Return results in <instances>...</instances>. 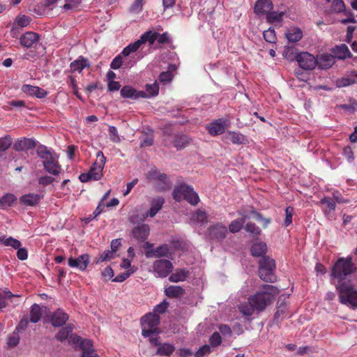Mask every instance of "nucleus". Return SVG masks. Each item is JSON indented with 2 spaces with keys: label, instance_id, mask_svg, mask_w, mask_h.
Segmentation results:
<instances>
[{
  "label": "nucleus",
  "instance_id": "f257e3e1",
  "mask_svg": "<svg viewBox=\"0 0 357 357\" xmlns=\"http://www.w3.org/2000/svg\"><path fill=\"white\" fill-rule=\"evenodd\" d=\"M279 292L280 290L278 287L271 284H264L256 294L249 298L255 307L256 311L261 312L264 311L266 307L273 303Z\"/></svg>",
  "mask_w": 357,
  "mask_h": 357
},
{
  "label": "nucleus",
  "instance_id": "f03ea898",
  "mask_svg": "<svg viewBox=\"0 0 357 357\" xmlns=\"http://www.w3.org/2000/svg\"><path fill=\"white\" fill-rule=\"evenodd\" d=\"M356 271V267L352 261L351 257L339 258L331 269V277L337 280V283L348 284L350 281H346L348 275L354 273Z\"/></svg>",
  "mask_w": 357,
  "mask_h": 357
},
{
  "label": "nucleus",
  "instance_id": "7ed1b4c3",
  "mask_svg": "<svg viewBox=\"0 0 357 357\" xmlns=\"http://www.w3.org/2000/svg\"><path fill=\"white\" fill-rule=\"evenodd\" d=\"M96 158V160L90 168L89 171L79 175V178L82 182L86 183L91 180L98 181L102 177V171L106 162V158L100 151L97 152Z\"/></svg>",
  "mask_w": 357,
  "mask_h": 357
},
{
  "label": "nucleus",
  "instance_id": "20e7f679",
  "mask_svg": "<svg viewBox=\"0 0 357 357\" xmlns=\"http://www.w3.org/2000/svg\"><path fill=\"white\" fill-rule=\"evenodd\" d=\"M339 294L340 302L346 305H351L353 308H357V290L352 284H335Z\"/></svg>",
  "mask_w": 357,
  "mask_h": 357
},
{
  "label": "nucleus",
  "instance_id": "39448f33",
  "mask_svg": "<svg viewBox=\"0 0 357 357\" xmlns=\"http://www.w3.org/2000/svg\"><path fill=\"white\" fill-rule=\"evenodd\" d=\"M172 196L176 202H181L183 199L192 206L197 205L199 202L197 193L192 187L185 184L176 186L172 192Z\"/></svg>",
  "mask_w": 357,
  "mask_h": 357
},
{
  "label": "nucleus",
  "instance_id": "423d86ee",
  "mask_svg": "<svg viewBox=\"0 0 357 357\" xmlns=\"http://www.w3.org/2000/svg\"><path fill=\"white\" fill-rule=\"evenodd\" d=\"M142 335L144 337H151L153 335L160 333L158 325L160 324V317L155 313H147L141 319Z\"/></svg>",
  "mask_w": 357,
  "mask_h": 357
},
{
  "label": "nucleus",
  "instance_id": "0eeeda50",
  "mask_svg": "<svg viewBox=\"0 0 357 357\" xmlns=\"http://www.w3.org/2000/svg\"><path fill=\"white\" fill-rule=\"evenodd\" d=\"M229 126V121L226 119L221 118L206 124V128L211 135L217 136L223 134Z\"/></svg>",
  "mask_w": 357,
  "mask_h": 357
},
{
  "label": "nucleus",
  "instance_id": "6e6552de",
  "mask_svg": "<svg viewBox=\"0 0 357 357\" xmlns=\"http://www.w3.org/2000/svg\"><path fill=\"white\" fill-rule=\"evenodd\" d=\"M173 268L172 263L167 259H157L153 264V271L160 278L167 277Z\"/></svg>",
  "mask_w": 357,
  "mask_h": 357
},
{
  "label": "nucleus",
  "instance_id": "1a4fd4ad",
  "mask_svg": "<svg viewBox=\"0 0 357 357\" xmlns=\"http://www.w3.org/2000/svg\"><path fill=\"white\" fill-rule=\"evenodd\" d=\"M299 66L306 70H313L317 64V58L308 52H301L296 56Z\"/></svg>",
  "mask_w": 357,
  "mask_h": 357
},
{
  "label": "nucleus",
  "instance_id": "9d476101",
  "mask_svg": "<svg viewBox=\"0 0 357 357\" xmlns=\"http://www.w3.org/2000/svg\"><path fill=\"white\" fill-rule=\"evenodd\" d=\"M90 262V257L88 254H83L77 258L70 257L68 260L69 266L77 268L84 271L86 269Z\"/></svg>",
  "mask_w": 357,
  "mask_h": 357
},
{
  "label": "nucleus",
  "instance_id": "9b49d317",
  "mask_svg": "<svg viewBox=\"0 0 357 357\" xmlns=\"http://www.w3.org/2000/svg\"><path fill=\"white\" fill-rule=\"evenodd\" d=\"M227 233V228L225 225H212L208 229V236L213 240H222Z\"/></svg>",
  "mask_w": 357,
  "mask_h": 357
},
{
  "label": "nucleus",
  "instance_id": "f8f14e48",
  "mask_svg": "<svg viewBox=\"0 0 357 357\" xmlns=\"http://www.w3.org/2000/svg\"><path fill=\"white\" fill-rule=\"evenodd\" d=\"M37 142L31 138L24 137L17 140L13 144L16 151H27L37 147Z\"/></svg>",
  "mask_w": 357,
  "mask_h": 357
},
{
  "label": "nucleus",
  "instance_id": "ddd939ff",
  "mask_svg": "<svg viewBox=\"0 0 357 357\" xmlns=\"http://www.w3.org/2000/svg\"><path fill=\"white\" fill-rule=\"evenodd\" d=\"M68 314L63 309H57L51 315V324L54 327H60L68 320Z\"/></svg>",
  "mask_w": 357,
  "mask_h": 357
},
{
  "label": "nucleus",
  "instance_id": "4468645a",
  "mask_svg": "<svg viewBox=\"0 0 357 357\" xmlns=\"http://www.w3.org/2000/svg\"><path fill=\"white\" fill-rule=\"evenodd\" d=\"M44 169L49 174L57 176L60 174L62 170L61 166L60 165L58 156L55 155L50 160H47L43 164Z\"/></svg>",
  "mask_w": 357,
  "mask_h": 357
},
{
  "label": "nucleus",
  "instance_id": "2eb2a0df",
  "mask_svg": "<svg viewBox=\"0 0 357 357\" xmlns=\"http://www.w3.org/2000/svg\"><path fill=\"white\" fill-rule=\"evenodd\" d=\"M69 342L75 347H79L82 351H85L88 349L93 347V342L90 340L82 339L81 337L71 334L68 338Z\"/></svg>",
  "mask_w": 357,
  "mask_h": 357
},
{
  "label": "nucleus",
  "instance_id": "dca6fc26",
  "mask_svg": "<svg viewBox=\"0 0 357 357\" xmlns=\"http://www.w3.org/2000/svg\"><path fill=\"white\" fill-rule=\"evenodd\" d=\"M40 40V35L35 32L27 31L21 36L20 38V44L26 48L31 47Z\"/></svg>",
  "mask_w": 357,
  "mask_h": 357
},
{
  "label": "nucleus",
  "instance_id": "f3484780",
  "mask_svg": "<svg viewBox=\"0 0 357 357\" xmlns=\"http://www.w3.org/2000/svg\"><path fill=\"white\" fill-rule=\"evenodd\" d=\"M331 52L333 53L334 59L336 58L340 60H344L352 56V54L351 53L349 47L344 44L335 45L331 49Z\"/></svg>",
  "mask_w": 357,
  "mask_h": 357
},
{
  "label": "nucleus",
  "instance_id": "a211bd4d",
  "mask_svg": "<svg viewBox=\"0 0 357 357\" xmlns=\"http://www.w3.org/2000/svg\"><path fill=\"white\" fill-rule=\"evenodd\" d=\"M149 232V225H138L133 229L132 234L136 240L143 242L147 238Z\"/></svg>",
  "mask_w": 357,
  "mask_h": 357
},
{
  "label": "nucleus",
  "instance_id": "6ab92c4d",
  "mask_svg": "<svg viewBox=\"0 0 357 357\" xmlns=\"http://www.w3.org/2000/svg\"><path fill=\"white\" fill-rule=\"evenodd\" d=\"M273 8L271 0H258L255 6L254 11L258 15H267Z\"/></svg>",
  "mask_w": 357,
  "mask_h": 357
},
{
  "label": "nucleus",
  "instance_id": "aec40b11",
  "mask_svg": "<svg viewBox=\"0 0 357 357\" xmlns=\"http://www.w3.org/2000/svg\"><path fill=\"white\" fill-rule=\"evenodd\" d=\"M22 91L29 96H36L38 98H43L47 96V92L36 86L24 84L22 86Z\"/></svg>",
  "mask_w": 357,
  "mask_h": 357
},
{
  "label": "nucleus",
  "instance_id": "412c9836",
  "mask_svg": "<svg viewBox=\"0 0 357 357\" xmlns=\"http://www.w3.org/2000/svg\"><path fill=\"white\" fill-rule=\"evenodd\" d=\"M41 198L38 194L29 193L22 195L20 198V202L25 206H34L40 202Z\"/></svg>",
  "mask_w": 357,
  "mask_h": 357
},
{
  "label": "nucleus",
  "instance_id": "4be33fe9",
  "mask_svg": "<svg viewBox=\"0 0 357 357\" xmlns=\"http://www.w3.org/2000/svg\"><path fill=\"white\" fill-rule=\"evenodd\" d=\"M317 66L321 69H328L335 63V59L332 54H321L317 58Z\"/></svg>",
  "mask_w": 357,
  "mask_h": 357
},
{
  "label": "nucleus",
  "instance_id": "5701e85b",
  "mask_svg": "<svg viewBox=\"0 0 357 357\" xmlns=\"http://www.w3.org/2000/svg\"><path fill=\"white\" fill-rule=\"evenodd\" d=\"M169 254V246L167 244H162L151 251H147L146 252V256L147 257H155L156 258H159L167 257Z\"/></svg>",
  "mask_w": 357,
  "mask_h": 357
},
{
  "label": "nucleus",
  "instance_id": "b1692460",
  "mask_svg": "<svg viewBox=\"0 0 357 357\" xmlns=\"http://www.w3.org/2000/svg\"><path fill=\"white\" fill-rule=\"evenodd\" d=\"M136 61H128V59H125L120 54L113 59L110 64V67L114 70H117L122 66H124L126 68H130L136 63Z\"/></svg>",
  "mask_w": 357,
  "mask_h": 357
},
{
  "label": "nucleus",
  "instance_id": "393cba45",
  "mask_svg": "<svg viewBox=\"0 0 357 357\" xmlns=\"http://www.w3.org/2000/svg\"><path fill=\"white\" fill-rule=\"evenodd\" d=\"M36 153L38 156L43 160V163L46 162L47 160H50L53 158L56 154V153L52 149H49L47 146L39 144L36 147Z\"/></svg>",
  "mask_w": 357,
  "mask_h": 357
},
{
  "label": "nucleus",
  "instance_id": "a878e982",
  "mask_svg": "<svg viewBox=\"0 0 357 357\" xmlns=\"http://www.w3.org/2000/svg\"><path fill=\"white\" fill-rule=\"evenodd\" d=\"M158 92L159 86L157 82L153 84H147L145 85V91H141V97L143 98H150L156 96Z\"/></svg>",
  "mask_w": 357,
  "mask_h": 357
},
{
  "label": "nucleus",
  "instance_id": "bb28decb",
  "mask_svg": "<svg viewBox=\"0 0 357 357\" xmlns=\"http://www.w3.org/2000/svg\"><path fill=\"white\" fill-rule=\"evenodd\" d=\"M189 275L190 271L187 268H178L170 275L169 280L172 282H183Z\"/></svg>",
  "mask_w": 357,
  "mask_h": 357
},
{
  "label": "nucleus",
  "instance_id": "cd10ccee",
  "mask_svg": "<svg viewBox=\"0 0 357 357\" xmlns=\"http://www.w3.org/2000/svg\"><path fill=\"white\" fill-rule=\"evenodd\" d=\"M165 199L161 197L153 199L151 202V208L148 211L146 215L151 218L154 217L156 213L162 208Z\"/></svg>",
  "mask_w": 357,
  "mask_h": 357
},
{
  "label": "nucleus",
  "instance_id": "c85d7f7f",
  "mask_svg": "<svg viewBox=\"0 0 357 357\" xmlns=\"http://www.w3.org/2000/svg\"><path fill=\"white\" fill-rule=\"evenodd\" d=\"M121 96L125 98L137 100L141 97V91H137L130 86H124L121 89Z\"/></svg>",
  "mask_w": 357,
  "mask_h": 357
},
{
  "label": "nucleus",
  "instance_id": "c756f323",
  "mask_svg": "<svg viewBox=\"0 0 357 357\" xmlns=\"http://www.w3.org/2000/svg\"><path fill=\"white\" fill-rule=\"evenodd\" d=\"M224 138L234 144H242L246 141L245 137L243 134L234 131H227Z\"/></svg>",
  "mask_w": 357,
  "mask_h": 357
},
{
  "label": "nucleus",
  "instance_id": "7c9ffc66",
  "mask_svg": "<svg viewBox=\"0 0 357 357\" xmlns=\"http://www.w3.org/2000/svg\"><path fill=\"white\" fill-rule=\"evenodd\" d=\"M267 252V245L264 242H255L250 248L251 255L254 257H263Z\"/></svg>",
  "mask_w": 357,
  "mask_h": 357
},
{
  "label": "nucleus",
  "instance_id": "2f4dec72",
  "mask_svg": "<svg viewBox=\"0 0 357 357\" xmlns=\"http://www.w3.org/2000/svg\"><path fill=\"white\" fill-rule=\"evenodd\" d=\"M303 37V32L298 27H291L286 32V38L291 43L299 41Z\"/></svg>",
  "mask_w": 357,
  "mask_h": 357
},
{
  "label": "nucleus",
  "instance_id": "473e14b6",
  "mask_svg": "<svg viewBox=\"0 0 357 357\" xmlns=\"http://www.w3.org/2000/svg\"><path fill=\"white\" fill-rule=\"evenodd\" d=\"M190 142V139L185 135H176L174 137L173 145L178 150L184 149Z\"/></svg>",
  "mask_w": 357,
  "mask_h": 357
},
{
  "label": "nucleus",
  "instance_id": "72a5a7b5",
  "mask_svg": "<svg viewBox=\"0 0 357 357\" xmlns=\"http://www.w3.org/2000/svg\"><path fill=\"white\" fill-rule=\"evenodd\" d=\"M165 295L170 298H177L185 294V289L180 286L171 285L165 290Z\"/></svg>",
  "mask_w": 357,
  "mask_h": 357
},
{
  "label": "nucleus",
  "instance_id": "f704fd0d",
  "mask_svg": "<svg viewBox=\"0 0 357 357\" xmlns=\"http://www.w3.org/2000/svg\"><path fill=\"white\" fill-rule=\"evenodd\" d=\"M175 351V347L169 343H162L155 352L160 356H169Z\"/></svg>",
  "mask_w": 357,
  "mask_h": 357
},
{
  "label": "nucleus",
  "instance_id": "c9c22d12",
  "mask_svg": "<svg viewBox=\"0 0 357 357\" xmlns=\"http://www.w3.org/2000/svg\"><path fill=\"white\" fill-rule=\"evenodd\" d=\"M238 308L241 314L247 317L252 315L256 311L255 307L250 301V298H248V301L239 304Z\"/></svg>",
  "mask_w": 357,
  "mask_h": 357
},
{
  "label": "nucleus",
  "instance_id": "e433bc0d",
  "mask_svg": "<svg viewBox=\"0 0 357 357\" xmlns=\"http://www.w3.org/2000/svg\"><path fill=\"white\" fill-rule=\"evenodd\" d=\"M259 278L266 282L273 283L276 281L274 271L266 268H259Z\"/></svg>",
  "mask_w": 357,
  "mask_h": 357
},
{
  "label": "nucleus",
  "instance_id": "4c0bfd02",
  "mask_svg": "<svg viewBox=\"0 0 357 357\" xmlns=\"http://www.w3.org/2000/svg\"><path fill=\"white\" fill-rule=\"evenodd\" d=\"M17 295L13 294L9 289H5L0 291V310L6 307L8 305L7 300L12 301L13 298L17 297Z\"/></svg>",
  "mask_w": 357,
  "mask_h": 357
},
{
  "label": "nucleus",
  "instance_id": "58836bf2",
  "mask_svg": "<svg viewBox=\"0 0 357 357\" xmlns=\"http://www.w3.org/2000/svg\"><path fill=\"white\" fill-rule=\"evenodd\" d=\"M284 12L270 11L266 15V21L270 24H280L283 20Z\"/></svg>",
  "mask_w": 357,
  "mask_h": 357
},
{
  "label": "nucleus",
  "instance_id": "ea45409f",
  "mask_svg": "<svg viewBox=\"0 0 357 357\" xmlns=\"http://www.w3.org/2000/svg\"><path fill=\"white\" fill-rule=\"evenodd\" d=\"M17 201V197L11 193H8L0 198V208L6 209L11 206Z\"/></svg>",
  "mask_w": 357,
  "mask_h": 357
},
{
  "label": "nucleus",
  "instance_id": "a19ab883",
  "mask_svg": "<svg viewBox=\"0 0 357 357\" xmlns=\"http://www.w3.org/2000/svg\"><path fill=\"white\" fill-rule=\"evenodd\" d=\"M30 321L37 323L40 321L42 316V309L38 304H33L30 310Z\"/></svg>",
  "mask_w": 357,
  "mask_h": 357
},
{
  "label": "nucleus",
  "instance_id": "79ce46f5",
  "mask_svg": "<svg viewBox=\"0 0 357 357\" xmlns=\"http://www.w3.org/2000/svg\"><path fill=\"white\" fill-rule=\"evenodd\" d=\"M89 66L88 61L84 58H81L72 62L70 67L72 72L78 71L80 73L84 68Z\"/></svg>",
  "mask_w": 357,
  "mask_h": 357
},
{
  "label": "nucleus",
  "instance_id": "37998d69",
  "mask_svg": "<svg viewBox=\"0 0 357 357\" xmlns=\"http://www.w3.org/2000/svg\"><path fill=\"white\" fill-rule=\"evenodd\" d=\"M139 39L142 44L149 43L150 45H152L157 39L156 31H147L140 36Z\"/></svg>",
  "mask_w": 357,
  "mask_h": 357
},
{
  "label": "nucleus",
  "instance_id": "c03bdc74",
  "mask_svg": "<svg viewBox=\"0 0 357 357\" xmlns=\"http://www.w3.org/2000/svg\"><path fill=\"white\" fill-rule=\"evenodd\" d=\"M259 264V268H266L272 271L275 269V261L268 257L263 256L261 259H260Z\"/></svg>",
  "mask_w": 357,
  "mask_h": 357
},
{
  "label": "nucleus",
  "instance_id": "a18cd8bd",
  "mask_svg": "<svg viewBox=\"0 0 357 357\" xmlns=\"http://www.w3.org/2000/svg\"><path fill=\"white\" fill-rule=\"evenodd\" d=\"M73 329V327L70 324L63 327L56 335V338L61 342L66 340V339L69 338Z\"/></svg>",
  "mask_w": 357,
  "mask_h": 357
},
{
  "label": "nucleus",
  "instance_id": "49530a36",
  "mask_svg": "<svg viewBox=\"0 0 357 357\" xmlns=\"http://www.w3.org/2000/svg\"><path fill=\"white\" fill-rule=\"evenodd\" d=\"M320 204L325 213L334 211L336 206L335 202L330 197H324L321 199Z\"/></svg>",
  "mask_w": 357,
  "mask_h": 357
},
{
  "label": "nucleus",
  "instance_id": "de8ad7c7",
  "mask_svg": "<svg viewBox=\"0 0 357 357\" xmlns=\"http://www.w3.org/2000/svg\"><path fill=\"white\" fill-rule=\"evenodd\" d=\"M2 242L5 246H10L15 250L22 245V243L20 241L11 236L6 238V236H3Z\"/></svg>",
  "mask_w": 357,
  "mask_h": 357
},
{
  "label": "nucleus",
  "instance_id": "09e8293b",
  "mask_svg": "<svg viewBox=\"0 0 357 357\" xmlns=\"http://www.w3.org/2000/svg\"><path fill=\"white\" fill-rule=\"evenodd\" d=\"M12 144V139L10 136H5L0 138V156L2 153L8 149Z\"/></svg>",
  "mask_w": 357,
  "mask_h": 357
},
{
  "label": "nucleus",
  "instance_id": "8fccbe9b",
  "mask_svg": "<svg viewBox=\"0 0 357 357\" xmlns=\"http://www.w3.org/2000/svg\"><path fill=\"white\" fill-rule=\"evenodd\" d=\"M264 38L265 40L270 43H275L277 40L276 34L275 30L273 28H268L267 30L264 31Z\"/></svg>",
  "mask_w": 357,
  "mask_h": 357
},
{
  "label": "nucleus",
  "instance_id": "3c124183",
  "mask_svg": "<svg viewBox=\"0 0 357 357\" xmlns=\"http://www.w3.org/2000/svg\"><path fill=\"white\" fill-rule=\"evenodd\" d=\"M115 257V254L112 250H105L99 257L98 259H97L95 262L96 264L102 263L103 261H110L111 259H114Z\"/></svg>",
  "mask_w": 357,
  "mask_h": 357
},
{
  "label": "nucleus",
  "instance_id": "603ef678",
  "mask_svg": "<svg viewBox=\"0 0 357 357\" xmlns=\"http://www.w3.org/2000/svg\"><path fill=\"white\" fill-rule=\"evenodd\" d=\"M156 180L160 181L163 182L162 186H158V189L160 190H167L170 189L171 183L167 181V176L165 174H160L159 176Z\"/></svg>",
  "mask_w": 357,
  "mask_h": 357
},
{
  "label": "nucleus",
  "instance_id": "864d4df0",
  "mask_svg": "<svg viewBox=\"0 0 357 357\" xmlns=\"http://www.w3.org/2000/svg\"><path fill=\"white\" fill-rule=\"evenodd\" d=\"M137 268H131L130 269L128 270L127 271L122 273L118 275H116L114 279L113 282H122L125 281L127 278H129V276L133 273Z\"/></svg>",
  "mask_w": 357,
  "mask_h": 357
},
{
  "label": "nucleus",
  "instance_id": "5fc2aeb1",
  "mask_svg": "<svg viewBox=\"0 0 357 357\" xmlns=\"http://www.w3.org/2000/svg\"><path fill=\"white\" fill-rule=\"evenodd\" d=\"M355 83L356 80L349 77H342L336 81V85L338 87H346Z\"/></svg>",
  "mask_w": 357,
  "mask_h": 357
},
{
  "label": "nucleus",
  "instance_id": "6e6d98bb",
  "mask_svg": "<svg viewBox=\"0 0 357 357\" xmlns=\"http://www.w3.org/2000/svg\"><path fill=\"white\" fill-rule=\"evenodd\" d=\"M247 220L255 222H261L262 221L261 215L254 211H250L248 215H246L242 220L243 222L246 221Z\"/></svg>",
  "mask_w": 357,
  "mask_h": 357
},
{
  "label": "nucleus",
  "instance_id": "4d7b16f0",
  "mask_svg": "<svg viewBox=\"0 0 357 357\" xmlns=\"http://www.w3.org/2000/svg\"><path fill=\"white\" fill-rule=\"evenodd\" d=\"M287 312V306L285 303H281L277 307V310L274 314V319L278 320L280 319H282L284 316H285Z\"/></svg>",
  "mask_w": 357,
  "mask_h": 357
},
{
  "label": "nucleus",
  "instance_id": "13d9d810",
  "mask_svg": "<svg viewBox=\"0 0 357 357\" xmlns=\"http://www.w3.org/2000/svg\"><path fill=\"white\" fill-rule=\"evenodd\" d=\"M193 220L200 223H203L206 221L207 215L206 212L201 209H198L193 215Z\"/></svg>",
  "mask_w": 357,
  "mask_h": 357
},
{
  "label": "nucleus",
  "instance_id": "bf43d9fd",
  "mask_svg": "<svg viewBox=\"0 0 357 357\" xmlns=\"http://www.w3.org/2000/svg\"><path fill=\"white\" fill-rule=\"evenodd\" d=\"M169 305V303L164 300L160 303L156 305L154 307L153 312L156 314H162L165 312Z\"/></svg>",
  "mask_w": 357,
  "mask_h": 357
},
{
  "label": "nucleus",
  "instance_id": "052dcab7",
  "mask_svg": "<svg viewBox=\"0 0 357 357\" xmlns=\"http://www.w3.org/2000/svg\"><path fill=\"white\" fill-rule=\"evenodd\" d=\"M211 352V349L209 345L205 344L201 347L195 354V357H204L206 355L209 354Z\"/></svg>",
  "mask_w": 357,
  "mask_h": 357
},
{
  "label": "nucleus",
  "instance_id": "680f3d73",
  "mask_svg": "<svg viewBox=\"0 0 357 357\" xmlns=\"http://www.w3.org/2000/svg\"><path fill=\"white\" fill-rule=\"evenodd\" d=\"M210 344L213 347H218L222 343V337L219 333L214 332L209 339Z\"/></svg>",
  "mask_w": 357,
  "mask_h": 357
},
{
  "label": "nucleus",
  "instance_id": "e2e57ef3",
  "mask_svg": "<svg viewBox=\"0 0 357 357\" xmlns=\"http://www.w3.org/2000/svg\"><path fill=\"white\" fill-rule=\"evenodd\" d=\"M344 3L342 0H333L332 9L335 13H341L344 10Z\"/></svg>",
  "mask_w": 357,
  "mask_h": 357
},
{
  "label": "nucleus",
  "instance_id": "0e129e2a",
  "mask_svg": "<svg viewBox=\"0 0 357 357\" xmlns=\"http://www.w3.org/2000/svg\"><path fill=\"white\" fill-rule=\"evenodd\" d=\"M245 229L249 232L252 237L258 236L261 232L260 229L256 227V225H245Z\"/></svg>",
  "mask_w": 357,
  "mask_h": 357
},
{
  "label": "nucleus",
  "instance_id": "69168bd1",
  "mask_svg": "<svg viewBox=\"0 0 357 357\" xmlns=\"http://www.w3.org/2000/svg\"><path fill=\"white\" fill-rule=\"evenodd\" d=\"M31 19L29 16L21 15L17 17L16 23L20 27H24L29 24Z\"/></svg>",
  "mask_w": 357,
  "mask_h": 357
},
{
  "label": "nucleus",
  "instance_id": "338daca9",
  "mask_svg": "<svg viewBox=\"0 0 357 357\" xmlns=\"http://www.w3.org/2000/svg\"><path fill=\"white\" fill-rule=\"evenodd\" d=\"M109 132L110 134V139L115 143L120 142V138L118 135V131L116 127L110 126L109 127Z\"/></svg>",
  "mask_w": 357,
  "mask_h": 357
},
{
  "label": "nucleus",
  "instance_id": "774afa93",
  "mask_svg": "<svg viewBox=\"0 0 357 357\" xmlns=\"http://www.w3.org/2000/svg\"><path fill=\"white\" fill-rule=\"evenodd\" d=\"M142 7H143L142 2L135 0L133 3L131 5L129 10L130 13L137 14L142 10Z\"/></svg>",
  "mask_w": 357,
  "mask_h": 357
}]
</instances>
